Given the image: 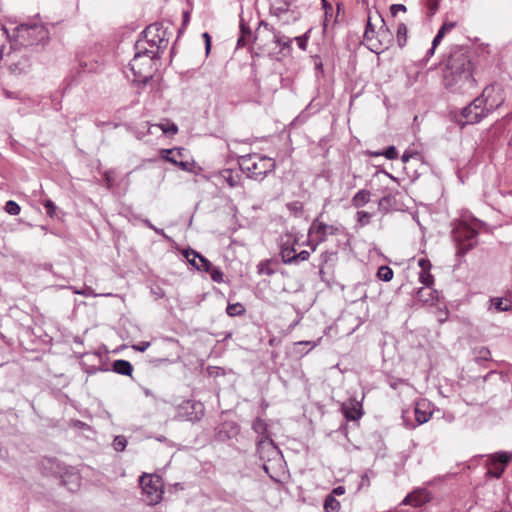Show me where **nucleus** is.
I'll list each match as a JSON object with an SVG mask.
<instances>
[{
    "mask_svg": "<svg viewBox=\"0 0 512 512\" xmlns=\"http://www.w3.org/2000/svg\"><path fill=\"white\" fill-rule=\"evenodd\" d=\"M4 210L10 215H18L20 213V206L13 200L6 202Z\"/></svg>",
    "mask_w": 512,
    "mask_h": 512,
    "instance_id": "36",
    "label": "nucleus"
},
{
    "mask_svg": "<svg viewBox=\"0 0 512 512\" xmlns=\"http://www.w3.org/2000/svg\"><path fill=\"white\" fill-rule=\"evenodd\" d=\"M16 41L23 46L34 45L43 42L48 37L46 28L37 22L23 23L16 27Z\"/></svg>",
    "mask_w": 512,
    "mask_h": 512,
    "instance_id": "4",
    "label": "nucleus"
},
{
    "mask_svg": "<svg viewBox=\"0 0 512 512\" xmlns=\"http://www.w3.org/2000/svg\"><path fill=\"white\" fill-rule=\"evenodd\" d=\"M112 446L116 451H119V452L124 451L127 446L126 437L123 435L116 436L113 440Z\"/></svg>",
    "mask_w": 512,
    "mask_h": 512,
    "instance_id": "34",
    "label": "nucleus"
},
{
    "mask_svg": "<svg viewBox=\"0 0 512 512\" xmlns=\"http://www.w3.org/2000/svg\"><path fill=\"white\" fill-rule=\"evenodd\" d=\"M371 198L370 191L366 189L359 190L352 198L351 203L354 207L360 208L369 203Z\"/></svg>",
    "mask_w": 512,
    "mask_h": 512,
    "instance_id": "21",
    "label": "nucleus"
},
{
    "mask_svg": "<svg viewBox=\"0 0 512 512\" xmlns=\"http://www.w3.org/2000/svg\"><path fill=\"white\" fill-rule=\"evenodd\" d=\"M372 156H382L384 155L387 159H395L397 157V150L394 146L388 147L384 152H374L371 153Z\"/></svg>",
    "mask_w": 512,
    "mask_h": 512,
    "instance_id": "37",
    "label": "nucleus"
},
{
    "mask_svg": "<svg viewBox=\"0 0 512 512\" xmlns=\"http://www.w3.org/2000/svg\"><path fill=\"white\" fill-rule=\"evenodd\" d=\"M456 26V22H449L446 21L443 23L441 28L438 30L439 32H442L443 35L450 32L454 27Z\"/></svg>",
    "mask_w": 512,
    "mask_h": 512,
    "instance_id": "46",
    "label": "nucleus"
},
{
    "mask_svg": "<svg viewBox=\"0 0 512 512\" xmlns=\"http://www.w3.org/2000/svg\"><path fill=\"white\" fill-rule=\"evenodd\" d=\"M445 35L442 34V32H437L436 36L434 37L432 41V46L437 47V45L441 42Z\"/></svg>",
    "mask_w": 512,
    "mask_h": 512,
    "instance_id": "60",
    "label": "nucleus"
},
{
    "mask_svg": "<svg viewBox=\"0 0 512 512\" xmlns=\"http://www.w3.org/2000/svg\"><path fill=\"white\" fill-rule=\"evenodd\" d=\"M183 149L173 148V149H162L160 151L161 157L172 163V164H178V157L182 156Z\"/></svg>",
    "mask_w": 512,
    "mask_h": 512,
    "instance_id": "22",
    "label": "nucleus"
},
{
    "mask_svg": "<svg viewBox=\"0 0 512 512\" xmlns=\"http://www.w3.org/2000/svg\"><path fill=\"white\" fill-rule=\"evenodd\" d=\"M370 485V479H369V476L367 474H364L362 477H361V483H360V486L363 487V486H369Z\"/></svg>",
    "mask_w": 512,
    "mask_h": 512,
    "instance_id": "61",
    "label": "nucleus"
},
{
    "mask_svg": "<svg viewBox=\"0 0 512 512\" xmlns=\"http://www.w3.org/2000/svg\"><path fill=\"white\" fill-rule=\"evenodd\" d=\"M4 95L6 98H13V99L18 98V95L16 93L8 91V90H4Z\"/></svg>",
    "mask_w": 512,
    "mask_h": 512,
    "instance_id": "64",
    "label": "nucleus"
},
{
    "mask_svg": "<svg viewBox=\"0 0 512 512\" xmlns=\"http://www.w3.org/2000/svg\"><path fill=\"white\" fill-rule=\"evenodd\" d=\"M439 0H427L428 16H433L438 10Z\"/></svg>",
    "mask_w": 512,
    "mask_h": 512,
    "instance_id": "44",
    "label": "nucleus"
},
{
    "mask_svg": "<svg viewBox=\"0 0 512 512\" xmlns=\"http://www.w3.org/2000/svg\"><path fill=\"white\" fill-rule=\"evenodd\" d=\"M310 254L306 250H302L299 253H296V264L302 261H306L309 258Z\"/></svg>",
    "mask_w": 512,
    "mask_h": 512,
    "instance_id": "53",
    "label": "nucleus"
},
{
    "mask_svg": "<svg viewBox=\"0 0 512 512\" xmlns=\"http://www.w3.org/2000/svg\"><path fill=\"white\" fill-rule=\"evenodd\" d=\"M488 459L490 467L487 473L494 478H500L512 460V453L500 451L489 455Z\"/></svg>",
    "mask_w": 512,
    "mask_h": 512,
    "instance_id": "9",
    "label": "nucleus"
},
{
    "mask_svg": "<svg viewBox=\"0 0 512 512\" xmlns=\"http://www.w3.org/2000/svg\"><path fill=\"white\" fill-rule=\"evenodd\" d=\"M139 485L145 495V501L149 505H155L162 499V478L158 475L144 473L139 478Z\"/></svg>",
    "mask_w": 512,
    "mask_h": 512,
    "instance_id": "6",
    "label": "nucleus"
},
{
    "mask_svg": "<svg viewBox=\"0 0 512 512\" xmlns=\"http://www.w3.org/2000/svg\"><path fill=\"white\" fill-rule=\"evenodd\" d=\"M414 414L417 425L428 422L432 416V412L429 410L428 403L425 400L416 402Z\"/></svg>",
    "mask_w": 512,
    "mask_h": 512,
    "instance_id": "14",
    "label": "nucleus"
},
{
    "mask_svg": "<svg viewBox=\"0 0 512 512\" xmlns=\"http://www.w3.org/2000/svg\"><path fill=\"white\" fill-rule=\"evenodd\" d=\"M374 33L375 31L374 30H370V29H366L365 30V33H364V39L369 43H373L372 40L374 38Z\"/></svg>",
    "mask_w": 512,
    "mask_h": 512,
    "instance_id": "56",
    "label": "nucleus"
},
{
    "mask_svg": "<svg viewBox=\"0 0 512 512\" xmlns=\"http://www.w3.org/2000/svg\"><path fill=\"white\" fill-rule=\"evenodd\" d=\"M418 265L422 268V271H430L431 269V263L427 258L419 259Z\"/></svg>",
    "mask_w": 512,
    "mask_h": 512,
    "instance_id": "50",
    "label": "nucleus"
},
{
    "mask_svg": "<svg viewBox=\"0 0 512 512\" xmlns=\"http://www.w3.org/2000/svg\"><path fill=\"white\" fill-rule=\"evenodd\" d=\"M432 234H429L426 227H422V246H426L432 239Z\"/></svg>",
    "mask_w": 512,
    "mask_h": 512,
    "instance_id": "52",
    "label": "nucleus"
},
{
    "mask_svg": "<svg viewBox=\"0 0 512 512\" xmlns=\"http://www.w3.org/2000/svg\"><path fill=\"white\" fill-rule=\"evenodd\" d=\"M112 369L115 373L120 375L130 376L133 372L132 364L123 359H118L113 362Z\"/></svg>",
    "mask_w": 512,
    "mask_h": 512,
    "instance_id": "18",
    "label": "nucleus"
},
{
    "mask_svg": "<svg viewBox=\"0 0 512 512\" xmlns=\"http://www.w3.org/2000/svg\"><path fill=\"white\" fill-rule=\"evenodd\" d=\"M192 253H193L194 257H198V260L200 262V264H198L197 270L209 273L210 270L214 267L212 265V263L207 258L202 256L200 253H198V252H192Z\"/></svg>",
    "mask_w": 512,
    "mask_h": 512,
    "instance_id": "26",
    "label": "nucleus"
},
{
    "mask_svg": "<svg viewBox=\"0 0 512 512\" xmlns=\"http://www.w3.org/2000/svg\"><path fill=\"white\" fill-rule=\"evenodd\" d=\"M165 31L161 24L153 23L142 32V37L135 44V55L130 68L136 78L147 83L152 78L153 60L157 51L166 47Z\"/></svg>",
    "mask_w": 512,
    "mask_h": 512,
    "instance_id": "1",
    "label": "nucleus"
},
{
    "mask_svg": "<svg viewBox=\"0 0 512 512\" xmlns=\"http://www.w3.org/2000/svg\"><path fill=\"white\" fill-rule=\"evenodd\" d=\"M314 229H316L317 232H321L323 234H325L327 232L333 233L334 226H326V225H323V226H310L309 230H308V233L309 234L312 233Z\"/></svg>",
    "mask_w": 512,
    "mask_h": 512,
    "instance_id": "43",
    "label": "nucleus"
},
{
    "mask_svg": "<svg viewBox=\"0 0 512 512\" xmlns=\"http://www.w3.org/2000/svg\"><path fill=\"white\" fill-rule=\"evenodd\" d=\"M419 281L425 285V288H430L434 282V277L430 271H421L419 273Z\"/></svg>",
    "mask_w": 512,
    "mask_h": 512,
    "instance_id": "35",
    "label": "nucleus"
},
{
    "mask_svg": "<svg viewBox=\"0 0 512 512\" xmlns=\"http://www.w3.org/2000/svg\"><path fill=\"white\" fill-rule=\"evenodd\" d=\"M202 36H203V38L205 40L206 53H209L210 48H211V38H210V35L207 32H205V33H203Z\"/></svg>",
    "mask_w": 512,
    "mask_h": 512,
    "instance_id": "57",
    "label": "nucleus"
},
{
    "mask_svg": "<svg viewBox=\"0 0 512 512\" xmlns=\"http://www.w3.org/2000/svg\"><path fill=\"white\" fill-rule=\"evenodd\" d=\"M211 277V279L216 283L223 282V272L219 267H213L210 272L208 273Z\"/></svg>",
    "mask_w": 512,
    "mask_h": 512,
    "instance_id": "39",
    "label": "nucleus"
},
{
    "mask_svg": "<svg viewBox=\"0 0 512 512\" xmlns=\"http://www.w3.org/2000/svg\"><path fill=\"white\" fill-rule=\"evenodd\" d=\"M293 0H269L270 13L279 19H283L285 23L290 21L289 18H285L286 15L291 14L292 20H296L297 16L290 9Z\"/></svg>",
    "mask_w": 512,
    "mask_h": 512,
    "instance_id": "10",
    "label": "nucleus"
},
{
    "mask_svg": "<svg viewBox=\"0 0 512 512\" xmlns=\"http://www.w3.org/2000/svg\"><path fill=\"white\" fill-rule=\"evenodd\" d=\"M432 499V494L426 489H417L409 493L402 501L403 505L420 507Z\"/></svg>",
    "mask_w": 512,
    "mask_h": 512,
    "instance_id": "11",
    "label": "nucleus"
},
{
    "mask_svg": "<svg viewBox=\"0 0 512 512\" xmlns=\"http://www.w3.org/2000/svg\"><path fill=\"white\" fill-rule=\"evenodd\" d=\"M287 209L291 214H294L297 216L298 214H301L303 211V205L301 202L294 201L287 204Z\"/></svg>",
    "mask_w": 512,
    "mask_h": 512,
    "instance_id": "38",
    "label": "nucleus"
},
{
    "mask_svg": "<svg viewBox=\"0 0 512 512\" xmlns=\"http://www.w3.org/2000/svg\"><path fill=\"white\" fill-rule=\"evenodd\" d=\"M489 113L484 109L482 100L477 97L468 106L462 109V117L465 121L462 125L476 124L485 118Z\"/></svg>",
    "mask_w": 512,
    "mask_h": 512,
    "instance_id": "8",
    "label": "nucleus"
},
{
    "mask_svg": "<svg viewBox=\"0 0 512 512\" xmlns=\"http://www.w3.org/2000/svg\"><path fill=\"white\" fill-rule=\"evenodd\" d=\"M377 37L379 38L378 39L379 46H377L376 43L368 44L369 49L375 53H379V51H378L379 49H382V50L387 49L392 40V36H391L388 28L385 27L384 25L377 32Z\"/></svg>",
    "mask_w": 512,
    "mask_h": 512,
    "instance_id": "13",
    "label": "nucleus"
},
{
    "mask_svg": "<svg viewBox=\"0 0 512 512\" xmlns=\"http://www.w3.org/2000/svg\"><path fill=\"white\" fill-rule=\"evenodd\" d=\"M252 429L259 435H264L267 432V424L261 418H256L252 423Z\"/></svg>",
    "mask_w": 512,
    "mask_h": 512,
    "instance_id": "30",
    "label": "nucleus"
},
{
    "mask_svg": "<svg viewBox=\"0 0 512 512\" xmlns=\"http://www.w3.org/2000/svg\"><path fill=\"white\" fill-rule=\"evenodd\" d=\"M44 207H45V210H46V213L52 218L54 219V215H55V212H56V206L55 204L51 201V200H47L44 204Z\"/></svg>",
    "mask_w": 512,
    "mask_h": 512,
    "instance_id": "45",
    "label": "nucleus"
},
{
    "mask_svg": "<svg viewBox=\"0 0 512 512\" xmlns=\"http://www.w3.org/2000/svg\"><path fill=\"white\" fill-rule=\"evenodd\" d=\"M412 158L419 159L420 155L418 153H410L408 151H405L403 153V155L401 156V160H402L403 163L409 162V160L412 159Z\"/></svg>",
    "mask_w": 512,
    "mask_h": 512,
    "instance_id": "49",
    "label": "nucleus"
},
{
    "mask_svg": "<svg viewBox=\"0 0 512 512\" xmlns=\"http://www.w3.org/2000/svg\"><path fill=\"white\" fill-rule=\"evenodd\" d=\"M474 226H454L451 231V237L456 247V256L462 258L465 254L475 247L478 243V231Z\"/></svg>",
    "mask_w": 512,
    "mask_h": 512,
    "instance_id": "5",
    "label": "nucleus"
},
{
    "mask_svg": "<svg viewBox=\"0 0 512 512\" xmlns=\"http://www.w3.org/2000/svg\"><path fill=\"white\" fill-rule=\"evenodd\" d=\"M257 268L259 274L272 275L274 273L268 262H260Z\"/></svg>",
    "mask_w": 512,
    "mask_h": 512,
    "instance_id": "40",
    "label": "nucleus"
},
{
    "mask_svg": "<svg viewBox=\"0 0 512 512\" xmlns=\"http://www.w3.org/2000/svg\"><path fill=\"white\" fill-rule=\"evenodd\" d=\"M473 222H476L475 224H484L483 222L478 221L469 211H464L457 224H473Z\"/></svg>",
    "mask_w": 512,
    "mask_h": 512,
    "instance_id": "33",
    "label": "nucleus"
},
{
    "mask_svg": "<svg viewBox=\"0 0 512 512\" xmlns=\"http://www.w3.org/2000/svg\"><path fill=\"white\" fill-rule=\"evenodd\" d=\"M265 448H271V449L276 448L274 446L273 440L270 439L268 436H265L264 438L257 441V453L260 455L261 458H262V451Z\"/></svg>",
    "mask_w": 512,
    "mask_h": 512,
    "instance_id": "28",
    "label": "nucleus"
},
{
    "mask_svg": "<svg viewBox=\"0 0 512 512\" xmlns=\"http://www.w3.org/2000/svg\"><path fill=\"white\" fill-rule=\"evenodd\" d=\"M221 178L229 187L235 188L240 184L241 175L231 169H226L222 171Z\"/></svg>",
    "mask_w": 512,
    "mask_h": 512,
    "instance_id": "19",
    "label": "nucleus"
},
{
    "mask_svg": "<svg viewBox=\"0 0 512 512\" xmlns=\"http://www.w3.org/2000/svg\"><path fill=\"white\" fill-rule=\"evenodd\" d=\"M370 217H371V213H369V212H366V211H358L357 212V219L360 223L369 221Z\"/></svg>",
    "mask_w": 512,
    "mask_h": 512,
    "instance_id": "51",
    "label": "nucleus"
},
{
    "mask_svg": "<svg viewBox=\"0 0 512 512\" xmlns=\"http://www.w3.org/2000/svg\"><path fill=\"white\" fill-rule=\"evenodd\" d=\"M479 98L484 104V109L490 113L504 103V90L500 85L492 84L484 88Z\"/></svg>",
    "mask_w": 512,
    "mask_h": 512,
    "instance_id": "7",
    "label": "nucleus"
},
{
    "mask_svg": "<svg viewBox=\"0 0 512 512\" xmlns=\"http://www.w3.org/2000/svg\"><path fill=\"white\" fill-rule=\"evenodd\" d=\"M392 16H396L398 12H406V6L403 4H393L390 7Z\"/></svg>",
    "mask_w": 512,
    "mask_h": 512,
    "instance_id": "48",
    "label": "nucleus"
},
{
    "mask_svg": "<svg viewBox=\"0 0 512 512\" xmlns=\"http://www.w3.org/2000/svg\"><path fill=\"white\" fill-rule=\"evenodd\" d=\"M240 37L238 38V41H237V47H243L247 40L250 38L251 36V30L249 28V26H247L244 21L242 20L240 22Z\"/></svg>",
    "mask_w": 512,
    "mask_h": 512,
    "instance_id": "25",
    "label": "nucleus"
},
{
    "mask_svg": "<svg viewBox=\"0 0 512 512\" xmlns=\"http://www.w3.org/2000/svg\"><path fill=\"white\" fill-rule=\"evenodd\" d=\"M341 508L340 502L333 496L327 495L324 501V509L326 512H338Z\"/></svg>",
    "mask_w": 512,
    "mask_h": 512,
    "instance_id": "24",
    "label": "nucleus"
},
{
    "mask_svg": "<svg viewBox=\"0 0 512 512\" xmlns=\"http://www.w3.org/2000/svg\"><path fill=\"white\" fill-rule=\"evenodd\" d=\"M397 42L400 47H403L407 41V27L404 23H399L397 26Z\"/></svg>",
    "mask_w": 512,
    "mask_h": 512,
    "instance_id": "27",
    "label": "nucleus"
},
{
    "mask_svg": "<svg viewBox=\"0 0 512 512\" xmlns=\"http://www.w3.org/2000/svg\"><path fill=\"white\" fill-rule=\"evenodd\" d=\"M444 84L447 89L456 93H466L475 87L473 65L468 55L460 51L450 55L444 73Z\"/></svg>",
    "mask_w": 512,
    "mask_h": 512,
    "instance_id": "2",
    "label": "nucleus"
},
{
    "mask_svg": "<svg viewBox=\"0 0 512 512\" xmlns=\"http://www.w3.org/2000/svg\"><path fill=\"white\" fill-rule=\"evenodd\" d=\"M344 416L350 421H357L362 416L361 404L359 402L344 403L342 405Z\"/></svg>",
    "mask_w": 512,
    "mask_h": 512,
    "instance_id": "16",
    "label": "nucleus"
},
{
    "mask_svg": "<svg viewBox=\"0 0 512 512\" xmlns=\"http://www.w3.org/2000/svg\"><path fill=\"white\" fill-rule=\"evenodd\" d=\"M448 317V310L444 309V310H439L438 312V321L443 323L444 321H446Z\"/></svg>",
    "mask_w": 512,
    "mask_h": 512,
    "instance_id": "59",
    "label": "nucleus"
},
{
    "mask_svg": "<svg viewBox=\"0 0 512 512\" xmlns=\"http://www.w3.org/2000/svg\"><path fill=\"white\" fill-rule=\"evenodd\" d=\"M294 40L297 42L298 47H299L301 50L305 51V50L307 49V43H308V42H307V41H305V39H303V38H301L300 36H298V37H295V38H294Z\"/></svg>",
    "mask_w": 512,
    "mask_h": 512,
    "instance_id": "54",
    "label": "nucleus"
},
{
    "mask_svg": "<svg viewBox=\"0 0 512 512\" xmlns=\"http://www.w3.org/2000/svg\"><path fill=\"white\" fill-rule=\"evenodd\" d=\"M239 166L250 179L262 181L269 173L274 171L276 163L270 157L254 153L240 156Z\"/></svg>",
    "mask_w": 512,
    "mask_h": 512,
    "instance_id": "3",
    "label": "nucleus"
},
{
    "mask_svg": "<svg viewBox=\"0 0 512 512\" xmlns=\"http://www.w3.org/2000/svg\"><path fill=\"white\" fill-rule=\"evenodd\" d=\"M75 293H77V294H81V295H83V296L88 297V296H91V295H92V290H91L90 288H87V289L82 290V291H76Z\"/></svg>",
    "mask_w": 512,
    "mask_h": 512,
    "instance_id": "63",
    "label": "nucleus"
},
{
    "mask_svg": "<svg viewBox=\"0 0 512 512\" xmlns=\"http://www.w3.org/2000/svg\"><path fill=\"white\" fill-rule=\"evenodd\" d=\"M260 28H265V29L269 30L272 33L273 41L276 44H278L279 46H281L282 49H290L291 48L293 39L282 35L280 32L276 31L273 28H270L269 24L264 21L260 22L259 29Z\"/></svg>",
    "mask_w": 512,
    "mask_h": 512,
    "instance_id": "15",
    "label": "nucleus"
},
{
    "mask_svg": "<svg viewBox=\"0 0 512 512\" xmlns=\"http://www.w3.org/2000/svg\"><path fill=\"white\" fill-rule=\"evenodd\" d=\"M150 346V342H141L138 345H134L133 348L139 352H144Z\"/></svg>",
    "mask_w": 512,
    "mask_h": 512,
    "instance_id": "55",
    "label": "nucleus"
},
{
    "mask_svg": "<svg viewBox=\"0 0 512 512\" xmlns=\"http://www.w3.org/2000/svg\"><path fill=\"white\" fill-rule=\"evenodd\" d=\"M437 297H438L437 291L431 290L430 288L422 287L417 291V298L420 301H423L426 303H429V302L433 303L437 299Z\"/></svg>",
    "mask_w": 512,
    "mask_h": 512,
    "instance_id": "23",
    "label": "nucleus"
},
{
    "mask_svg": "<svg viewBox=\"0 0 512 512\" xmlns=\"http://www.w3.org/2000/svg\"><path fill=\"white\" fill-rule=\"evenodd\" d=\"M155 126L160 128L164 134L175 135L178 132V127L173 122L160 123Z\"/></svg>",
    "mask_w": 512,
    "mask_h": 512,
    "instance_id": "31",
    "label": "nucleus"
},
{
    "mask_svg": "<svg viewBox=\"0 0 512 512\" xmlns=\"http://www.w3.org/2000/svg\"><path fill=\"white\" fill-rule=\"evenodd\" d=\"M61 478L63 485L70 491H76L80 486L81 477L74 468L66 469Z\"/></svg>",
    "mask_w": 512,
    "mask_h": 512,
    "instance_id": "12",
    "label": "nucleus"
},
{
    "mask_svg": "<svg viewBox=\"0 0 512 512\" xmlns=\"http://www.w3.org/2000/svg\"><path fill=\"white\" fill-rule=\"evenodd\" d=\"M281 257L285 264H296V250L290 245V240L281 243Z\"/></svg>",
    "mask_w": 512,
    "mask_h": 512,
    "instance_id": "17",
    "label": "nucleus"
},
{
    "mask_svg": "<svg viewBox=\"0 0 512 512\" xmlns=\"http://www.w3.org/2000/svg\"><path fill=\"white\" fill-rule=\"evenodd\" d=\"M192 252H195V251L192 249H188L184 252V256L187 259V261L189 262V264H191L193 267H195L197 269L198 264H200V262L196 261V259H198V257H194Z\"/></svg>",
    "mask_w": 512,
    "mask_h": 512,
    "instance_id": "41",
    "label": "nucleus"
},
{
    "mask_svg": "<svg viewBox=\"0 0 512 512\" xmlns=\"http://www.w3.org/2000/svg\"><path fill=\"white\" fill-rule=\"evenodd\" d=\"M226 312L229 316H240L245 313V308L241 303L228 304Z\"/></svg>",
    "mask_w": 512,
    "mask_h": 512,
    "instance_id": "29",
    "label": "nucleus"
},
{
    "mask_svg": "<svg viewBox=\"0 0 512 512\" xmlns=\"http://www.w3.org/2000/svg\"><path fill=\"white\" fill-rule=\"evenodd\" d=\"M175 165L184 171L189 170V163L186 161H178V164H175Z\"/></svg>",
    "mask_w": 512,
    "mask_h": 512,
    "instance_id": "62",
    "label": "nucleus"
},
{
    "mask_svg": "<svg viewBox=\"0 0 512 512\" xmlns=\"http://www.w3.org/2000/svg\"><path fill=\"white\" fill-rule=\"evenodd\" d=\"M392 198L390 196H384L378 201V208L380 210L387 211L391 205Z\"/></svg>",
    "mask_w": 512,
    "mask_h": 512,
    "instance_id": "42",
    "label": "nucleus"
},
{
    "mask_svg": "<svg viewBox=\"0 0 512 512\" xmlns=\"http://www.w3.org/2000/svg\"><path fill=\"white\" fill-rule=\"evenodd\" d=\"M345 493V488L343 486H337L335 487L332 492L330 493V495H333L334 497L335 496H340V495H343Z\"/></svg>",
    "mask_w": 512,
    "mask_h": 512,
    "instance_id": "58",
    "label": "nucleus"
},
{
    "mask_svg": "<svg viewBox=\"0 0 512 512\" xmlns=\"http://www.w3.org/2000/svg\"><path fill=\"white\" fill-rule=\"evenodd\" d=\"M377 276L379 279L388 282L393 278V270L388 266H381L378 269Z\"/></svg>",
    "mask_w": 512,
    "mask_h": 512,
    "instance_id": "32",
    "label": "nucleus"
},
{
    "mask_svg": "<svg viewBox=\"0 0 512 512\" xmlns=\"http://www.w3.org/2000/svg\"><path fill=\"white\" fill-rule=\"evenodd\" d=\"M477 357H478L479 359H481V360H485V361H487V360H489V359H490V357H491V353H490V351H489V349H488V348H486V347H482V348H480V349L478 350V356H477Z\"/></svg>",
    "mask_w": 512,
    "mask_h": 512,
    "instance_id": "47",
    "label": "nucleus"
},
{
    "mask_svg": "<svg viewBox=\"0 0 512 512\" xmlns=\"http://www.w3.org/2000/svg\"><path fill=\"white\" fill-rule=\"evenodd\" d=\"M490 309H493L496 312H504L508 311L512 308V301L508 298H491L490 299Z\"/></svg>",
    "mask_w": 512,
    "mask_h": 512,
    "instance_id": "20",
    "label": "nucleus"
}]
</instances>
